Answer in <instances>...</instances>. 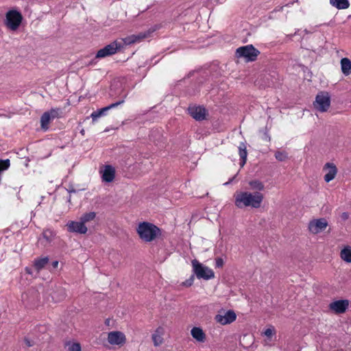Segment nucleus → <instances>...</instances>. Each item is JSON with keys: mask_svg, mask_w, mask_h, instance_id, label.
Listing matches in <instances>:
<instances>
[{"mask_svg": "<svg viewBox=\"0 0 351 351\" xmlns=\"http://www.w3.org/2000/svg\"><path fill=\"white\" fill-rule=\"evenodd\" d=\"M234 204L239 208L250 206L258 208L263 200V195L260 192H236L234 195Z\"/></svg>", "mask_w": 351, "mask_h": 351, "instance_id": "obj_1", "label": "nucleus"}, {"mask_svg": "<svg viewBox=\"0 0 351 351\" xmlns=\"http://www.w3.org/2000/svg\"><path fill=\"white\" fill-rule=\"evenodd\" d=\"M136 232L140 239L145 242H151L160 234V229L158 227L147 221L140 223Z\"/></svg>", "mask_w": 351, "mask_h": 351, "instance_id": "obj_2", "label": "nucleus"}, {"mask_svg": "<svg viewBox=\"0 0 351 351\" xmlns=\"http://www.w3.org/2000/svg\"><path fill=\"white\" fill-rule=\"evenodd\" d=\"M193 271L198 279L206 280L215 278V273L213 269L200 263L196 259L192 261Z\"/></svg>", "mask_w": 351, "mask_h": 351, "instance_id": "obj_3", "label": "nucleus"}, {"mask_svg": "<svg viewBox=\"0 0 351 351\" xmlns=\"http://www.w3.org/2000/svg\"><path fill=\"white\" fill-rule=\"evenodd\" d=\"M259 54L260 51L252 45L240 47L236 50V56L237 58H243L247 62L255 61Z\"/></svg>", "mask_w": 351, "mask_h": 351, "instance_id": "obj_4", "label": "nucleus"}, {"mask_svg": "<svg viewBox=\"0 0 351 351\" xmlns=\"http://www.w3.org/2000/svg\"><path fill=\"white\" fill-rule=\"evenodd\" d=\"M123 47L121 43L114 41L100 49L95 55V58H104L115 54Z\"/></svg>", "mask_w": 351, "mask_h": 351, "instance_id": "obj_5", "label": "nucleus"}, {"mask_svg": "<svg viewBox=\"0 0 351 351\" xmlns=\"http://www.w3.org/2000/svg\"><path fill=\"white\" fill-rule=\"evenodd\" d=\"M313 106L320 112H326L330 106V97L328 93L320 92L317 94Z\"/></svg>", "mask_w": 351, "mask_h": 351, "instance_id": "obj_6", "label": "nucleus"}, {"mask_svg": "<svg viewBox=\"0 0 351 351\" xmlns=\"http://www.w3.org/2000/svg\"><path fill=\"white\" fill-rule=\"evenodd\" d=\"M21 14L16 10H10L6 14L5 24L12 30H16L22 21Z\"/></svg>", "mask_w": 351, "mask_h": 351, "instance_id": "obj_7", "label": "nucleus"}, {"mask_svg": "<svg viewBox=\"0 0 351 351\" xmlns=\"http://www.w3.org/2000/svg\"><path fill=\"white\" fill-rule=\"evenodd\" d=\"M328 223L325 218L313 219L309 222L308 230L313 234H317L322 232Z\"/></svg>", "mask_w": 351, "mask_h": 351, "instance_id": "obj_8", "label": "nucleus"}, {"mask_svg": "<svg viewBox=\"0 0 351 351\" xmlns=\"http://www.w3.org/2000/svg\"><path fill=\"white\" fill-rule=\"evenodd\" d=\"M349 306L348 300H339L329 304V308L336 314H341L346 311Z\"/></svg>", "mask_w": 351, "mask_h": 351, "instance_id": "obj_9", "label": "nucleus"}, {"mask_svg": "<svg viewBox=\"0 0 351 351\" xmlns=\"http://www.w3.org/2000/svg\"><path fill=\"white\" fill-rule=\"evenodd\" d=\"M236 318L237 315L232 310H228L224 315L217 314L215 317V321L222 325L231 324L236 320Z\"/></svg>", "mask_w": 351, "mask_h": 351, "instance_id": "obj_10", "label": "nucleus"}, {"mask_svg": "<svg viewBox=\"0 0 351 351\" xmlns=\"http://www.w3.org/2000/svg\"><path fill=\"white\" fill-rule=\"evenodd\" d=\"M108 341L111 345H123L126 341L125 335L120 331H112L108 334Z\"/></svg>", "mask_w": 351, "mask_h": 351, "instance_id": "obj_11", "label": "nucleus"}, {"mask_svg": "<svg viewBox=\"0 0 351 351\" xmlns=\"http://www.w3.org/2000/svg\"><path fill=\"white\" fill-rule=\"evenodd\" d=\"M188 111L189 114L196 121H200L206 119V110L202 106H190Z\"/></svg>", "mask_w": 351, "mask_h": 351, "instance_id": "obj_12", "label": "nucleus"}, {"mask_svg": "<svg viewBox=\"0 0 351 351\" xmlns=\"http://www.w3.org/2000/svg\"><path fill=\"white\" fill-rule=\"evenodd\" d=\"M66 226L68 230L71 232L85 234L87 232L86 226L81 220L80 221H69Z\"/></svg>", "mask_w": 351, "mask_h": 351, "instance_id": "obj_13", "label": "nucleus"}, {"mask_svg": "<svg viewBox=\"0 0 351 351\" xmlns=\"http://www.w3.org/2000/svg\"><path fill=\"white\" fill-rule=\"evenodd\" d=\"M151 32H140L138 34H132L131 36H128L124 38V43L126 45H132L136 43H139L143 39L149 36Z\"/></svg>", "mask_w": 351, "mask_h": 351, "instance_id": "obj_14", "label": "nucleus"}, {"mask_svg": "<svg viewBox=\"0 0 351 351\" xmlns=\"http://www.w3.org/2000/svg\"><path fill=\"white\" fill-rule=\"evenodd\" d=\"M325 167L328 169V171L324 176V180L326 182H329L335 178V176L337 175V169L336 166L331 162H327L324 166V168Z\"/></svg>", "mask_w": 351, "mask_h": 351, "instance_id": "obj_15", "label": "nucleus"}, {"mask_svg": "<svg viewBox=\"0 0 351 351\" xmlns=\"http://www.w3.org/2000/svg\"><path fill=\"white\" fill-rule=\"evenodd\" d=\"M115 176L114 168L111 165H106L102 174V180L106 182H111Z\"/></svg>", "mask_w": 351, "mask_h": 351, "instance_id": "obj_16", "label": "nucleus"}, {"mask_svg": "<svg viewBox=\"0 0 351 351\" xmlns=\"http://www.w3.org/2000/svg\"><path fill=\"white\" fill-rule=\"evenodd\" d=\"M192 337L199 342H204L206 339V335L203 330L199 327H194L191 330Z\"/></svg>", "mask_w": 351, "mask_h": 351, "instance_id": "obj_17", "label": "nucleus"}, {"mask_svg": "<svg viewBox=\"0 0 351 351\" xmlns=\"http://www.w3.org/2000/svg\"><path fill=\"white\" fill-rule=\"evenodd\" d=\"M49 261V259L47 256L36 258L34 261V267L35 269L39 272L46 267Z\"/></svg>", "mask_w": 351, "mask_h": 351, "instance_id": "obj_18", "label": "nucleus"}, {"mask_svg": "<svg viewBox=\"0 0 351 351\" xmlns=\"http://www.w3.org/2000/svg\"><path fill=\"white\" fill-rule=\"evenodd\" d=\"M163 332V328L162 327H158L155 332L152 335V339L154 342V345L155 346H158L161 345L163 342V339L162 337V335Z\"/></svg>", "mask_w": 351, "mask_h": 351, "instance_id": "obj_19", "label": "nucleus"}, {"mask_svg": "<svg viewBox=\"0 0 351 351\" xmlns=\"http://www.w3.org/2000/svg\"><path fill=\"white\" fill-rule=\"evenodd\" d=\"M341 69L343 75L346 76L351 74V61L347 58L341 60Z\"/></svg>", "mask_w": 351, "mask_h": 351, "instance_id": "obj_20", "label": "nucleus"}, {"mask_svg": "<svg viewBox=\"0 0 351 351\" xmlns=\"http://www.w3.org/2000/svg\"><path fill=\"white\" fill-rule=\"evenodd\" d=\"M238 148L239 156L241 158L240 165L241 167H243L246 162L247 156L245 143H241Z\"/></svg>", "mask_w": 351, "mask_h": 351, "instance_id": "obj_21", "label": "nucleus"}, {"mask_svg": "<svg viewBox=\"0 0 351 351\" xmlns=\"http://www.w3.org/2000/svg\"><path fill=\"white\" fill-rule=\"evenodd\" d=\"M51 120L52 119L50 118L49 114L45 112L40 117V127L43 130L46 131L48 130Z\"/></svg>", "mask_w": 351, "mask_h": 351, "instance_id": "obj_22", "label": "nucleus"}, {"mask_svg": "<svg viewBox=\"0 0 351 351\" xmlns=\"http://www.w3.org/2000/svg\"><path fill=\"white\" fill-rule=\"evenodd\" d=\"M330 4L337 9H346L349 7L350 3L348 0H330Z\"/></svg>", "mask_w": 351, "mask_h": 351, "instance_id": "obj_23", "label": "nucleus"}, {"mask_svg": "<svg viewBox=\"0 0 351 351\" xmlns=\"http://www.w3.org/2000/svg\"><path fill=\"white\" fill-rule=\"evenodd\" d=\"M108 111V108L106 106L93 112L90 114L93 121H95L98 118L105 116Z\"/></svg>", "mask_w": 351, "mask_h": 351, "instance_id": "obj_24", "label": "nucleus"}, {"mask_svg": "<svg viewBox=\"0 0 351 351\" xmlns=\"http://www.w3.org/2000/svg\"><path fill=\"white\" fill-rule=\"evenodd\" d=\"M249 185L252 190L257 191L256 192L261 191L265 189L263 183L258 180L250 181Z\"/></svg>", "mask_w": 351, "mask_h": 351, "instance_id": "obj_25", "label": "nucleus"}, {"mask_svg": "<svg viewBox=\"0 0 351 351\" xmlns=\"http://www.w3.org/2000/svg\"><path fill=\"white\" fill-rule=\"evenodd\" d=\"M340 256L346 263H351V247L349 246L344 247L341 251Z\"/></svg>", "mask_w": 351, "mask_h": 351, "instance_id": "obj_26", "label": "nucleus"}, {"mask_svg": "<svg viewBox=\"0 0 351 351\" xmlns=\"http://www.w3.org/2000/svg\"><path fill=\"white\" fill-rule=\"evenodd\" d=\"M127 95H128V93L122 91V93L120 95L119 99L117 101L106 106L108 108V110L110 109L114 108L117 107L118 106L123 104L125 102V98L127 97Z\"/></svg>", "mask_w": 351, "mask_h": 351, "instance_id": "obj_27", "label": "nucleus"}, {"mask_svg": "<svg viewBox=\"0 0 351 351\" xmlns=\"http://www.w3.org/2000/svg\"><path fill=\"white\" fill-rule=\"evenodd\" d=\"M95 217L96 213L95 212L86 213L81 216L80 220L85 224L87 222L93 221Z\"/></svg>", "mask_w": 351, "mask_h": 351, "instance_id": "obj_28", "label": "nucleus"}, {"mask_svg": "<svg viewBox=\"0 0 351 351\" xmlns=\"http://www.w3.org/2000/svg\"><path fill=\"white\" fill-rule=\"evenodd\" d=\"M48 114H49L50 118L53 120L56 118H58L60 117V114L62 113L61 108H51L50 110L47 111Z\"/></svg>", "mask_w": 351, "mask_h": 351, "instance_id": "obj_29", "label": "nucleus"}, {"mask_svg": "<svg viewBox=\"0 0 351 351\" xmlns=\"http://www.w3.org/2000/svg\"><path fill=\"white\" fill-rule=\"evenodd\" d=\"M275 158H276V160H278V161H285L286 159L288 158V155H287V153L286 152H280V151H277L276 153H275Z\"/></svg>", "mask_w": 351, "mask_h": 351, "instance_id": "obj_30", "label": "nucleus"}, {"mask_svg": "<svg viewBox=\"0 0 351 351\" xmlns=\"http://www.w3.org/2000/svg\"><path fill=\"white\" fill-rule=\"evenodd\" d=\"M68 351H82L80 343H68Z\"/></svg>", "mask_w": 351, "mask_h": 351, "instance_id": "obj_31", "label": "nucleus"}, {"mask_svg": "<svg viewBox=\"0 0 351 351\" xmlns=\"http://www.w3.org/2000/svg\"><path fill=\"white\" fill-rule=\"evenodd\" d=\"M194 281V276L192 275L191 277L182 282V285L186 287H191Z\"/></svg>", "mask_w": 351, "mask_h": 351, "instance_id": "obj_32", "label": "nucleus"}, {"mask_svg": "<svg viewBox=\"0 0 351 351\" xmlns=\"http://www.w3.org/2000/svg\"><path fill=\"white\" fill-rule=\"evenodd\" d=\"M264 334L266 337L270 338L274 334V329L273 328H267Z\"/></svg>", "mask_w": 351, "mask_h": 351, "instance_id": "obj_33", "label": "nucleus"}, {"mask_svg": "<svg viewBox=\"0 0 351 351\" xmlns=\"http://www.w3.org/2000/svg\"><path fill=\"white\" fill-rule=\"evenodd\" d=\"M224 263L223 260L221 258H217L215 259V267L217 268H221L223 267Z\"/></svg>", "mask_w": 351, "mask_h": 351, "instance_id": "obj_34", "label": "nucleus"}, {"mask_svg": "<svg viewBox=\"0 0 351 351\" xmlns=\"http://www.w3.org/2000/svg\"><path fill=\"white\" fill-rule=\"evenodd\" d=\"M263 139L267 142H269L271 140L270 136L267 130L264 132Z\"/></svg>", "mask_w": 351, "mask_h": 351, "instance_id": "obj_35", "label": "nucleus"}, {"mask_svg": "<svg viewBox=\"0 0 351 351\" xmlns=\"http://www.w3.org/2000/svg\"><path fill=\"white\" fill-rule=\"evenodd\" d=\"M341 219L343 221H346L349 218V214L347 212L342 213L341 215Z\"/></svg>", "mask_w": 351, "mask_h": 351, "instance_id": "obj_36", "label": "nucleus"}, {"mask_svg": "<svg viewBox=\"0 0 351 351\" xmlns=\"http://www.w3.org/2000/svg\"><path fill=\"white\" fill-rule=\"evenodd\" d=\"M97 58H95V57L92 59L90 61H89L86 65L87 66H93V65H95L97 63Z\"/></svg>", "mask_w": 351, "mask_h": 351, "instance_id": "obj_37", "label": "nucleus"}, {"mask_svg": "<svg viewBox=\"0 0 351 351\" xmlns=\"http://www.w3.org/2000/svg\"><path fill=\"white\" fill-rule=\"evenodd\" d=\"M25 343L27 347H32L33 346L32 341L28 339H25Z\"/></svg>", "mask_w": 351, "mask_h": 351, "instance_id": "obj_38", "label": "nucleus"}, {"mask_svg": "<svg viewBox=\"0 0 351 351\" xmlns=\"http://www.w3.org/2000/svg\"><path fill=\"white\" fill-rule=\"evenodd\" d=\"M25 271L27 274H29L30 275H32V269L29 268V267H25Z\"/></svg>", "mask_w": 351, "mask_h": 351, "instance_id": "obj_39", "label": "nucleus"}, {"mask_svg": "<svg viewBox=\"0 0 351 351\" xmlns=\"http://www.w3.org/2000/svg\"><path fill=\"white\" fill-rule=\"evenodd\" d=\"M58 265V261H55L52 263V266L53 268H56Z\"/></svg>", "mask_w": 351, "mask_h": 351, "instance_id": "obj_40", "label": "nucleus"}, {"mask_svg": "<svg viewBox=\"0 0 351 351\" xmlns=\"http://www.w3.org/2000/svg\"><path fill=\"white\" fill-rule=\"evenodd\" d=\"M235 177H236V176H234V177H232V178H230V179L229 180V181H228V182H226L224 184H225V185H227V184H230V182H232L234 180V179L235 178Z\"/></svg>", "mask_w": 351, "mask_h": 351, "instance_id": "obj_41", "label": "nucleus"}, {"mask_svg": "<svg viewBox=\"0 0 351 351\" xmlns=\"http://www.w3.org/2000/svg\"><path fill=\"white\" fill-rule=\"evenodd\" d=\"M68 192H69V193H75V192H76V190H75V189H74L73 188H72L71 189H69V190H68Z\"/></svg>", "mask_w": 351, "mask_h": 351, "instance_id": "obj_42", "label": "nucleus"}, {"mask_svg": "<svg viewBox=\"0 0 351 351\" xmlns=\"http://www.w3.org/2000/svg\"><path fill=\"white\" fill-rule=\"evenodd\" d=\"M71 195H69L68 199H67V202L71 203Z\"/></svg>", "mask_w": 351, "mask_h": 351, "instance_id": "obj_43", "label": "nucleus"}, {"mask_svg": "<svg viewBox=\"0 0 351 351\" xmlns=\"http://www.w3.org/2000/svg\"><path fill=\"white\" fill-rule=\"evenodd\" d=\"M43 235H44V237L46 238L47 239H48L47 238V234H46V232H44L43 233Z\"/></svg>", "mask_w": 351, "mask_h": 351, "instance_id": "obj_44", "label": "nucleus"}, {"mask_svg": "<svg viewBox=\"0 0 351 351\" xmlns=\"http://www.w3.org/2000/svg\"><path fill=\"white\" fill-rule=\"evenodd\" d=\"M80 133L82 134V135H84V130H82Z\"/></svg>", "mask_w": 351, "mask_h": 351, "instance_id": "obj_45", "label": "nucleus"}, {"mask_svg": "<svg viewBox=\"0 0 351 351\" xmlns=\"http://www.w3.org/2000/svg\"><path fill=\"white\" fill-rule=\"evenodd\" d=\"M64 295H65V294H64V293H62V298H60L59 300H61V299H62L63 298H64Z\"/></svg>", "mask_w": 351, "mask_h": 351, "instance_id": "obj_46", "label": "nucleus"}]
</instances>
